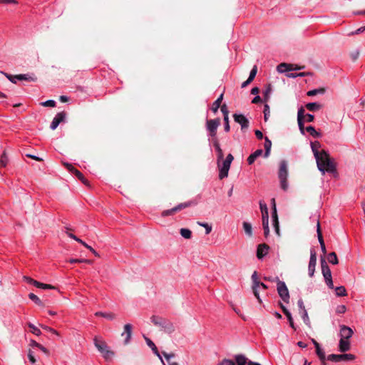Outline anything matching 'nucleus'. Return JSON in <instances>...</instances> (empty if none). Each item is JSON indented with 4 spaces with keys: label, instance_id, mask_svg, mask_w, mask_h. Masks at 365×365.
<instances>
[{
    "label": "nucleus",
    "instance_id": "f257e3e1",
    "mask_svg": "<svg viewBox=\"0 0 365 365\" xmlns=\"http://www.w3.org/2000/svg\"><path fill=\"white\" fill-rule=\"evenodd\" d=\"M318 169L324 174L325 172L334 173L336 172V166L330 158L328 153L324 150H321L318 156H315Z\"/></svg>",
    "mask_w": 365,
    "mask_h": 365
},
{
    "label": "nucleus",
    "instance_id": "f03ea898",
    "mask_svg": "<svg viewBox=\"0 0 365 365\" xmlns=\"http://www.w3.org/2000/svg\"><path fill=\"white\" fill-rule=\"evenodd\" d=\"M94 345L106 360H110L114 356V352L109 349L103 340L95 337Z\"/></svg>",
    "mask_w": 365,
    "mask_h": 365
},
{
    "label": "nucleus",
    "instance_id": "7ed1b4c3",
    "mask_svg": "<svg viewBox=\"0 0 365 365\" xmlns=\"http://www.w3.org/2000/svg\"><path fill=\"white\" fill-rule=\"evenodd\" d=\"M234 158L232 154H228L225 160H222V164L218 163L219 167V178L220 180L224 179L227 177L228 172L230 168V165L233 160Z\"/></svg>",
    "mask_w": 365,
    "mask_h": 365
},
{
    "label": "nucleus",
    "instance_id": "20e7f679",
    "mask_svg": "<svg viewBox=\"0 0 365 365\" xmlns=\"http://www.w3.org/2000/svg\"><path fill=\"white\" fill-rule=\"evenodd\" d=\"M275 281L277 282V292L281 299L286 303L289 302V294L285 283L276 277Z\"/></svg>",
    "mask_w": 365,
    "mask_h": 365
},
{
    "label": "nucleus",
    "instance_id": "39448f33",
    "mask_svg": "<svg viewBox=\"0 0 365 365\" xmlns=\"http://www.w3.org/2000/svg\"><path fill=\"white\" fill-rule=\"evenodd\" d=\"M355 356L352 354H329L327 356V359L329 361L333 362H339V361H354L355 359Z\"/></svg>",
    "mask_w": 365,
    "mask_h": 365
},
{
    "label": "nucleus",
    "instance_id": "423d86ee",
    "mask_svg": "<svg viewBox=\"0 0 365 365\" xmlns=\"http://www.w3.org/2000/svg\"><path fill=\"white\" fill-rule=\"evenodd\" d=\"M192 204L193 203L192 202L180 203V204L178 205L177 206L173 207L172 209L163 211L161 215L163 217L173 215L175 213H176L177 212H179V211L182 210V209H185L186 207L191 206Z\"/></svg>",
    "mask_w": 365,
    "mask_h": 365
},
{
    "label": "nucleus",
    "instance_id": "0eeeda50",
    "mask_svg": "<svg viewBox=\"0 0 365 365\" xmlns=\"http://www.w3.org/2000/svg\"><path fill=\"white\" fill-rule=\"evenodd\" d=\"M220 124L219 118L209 120L207 121V129L210 132V135L212 137H215L217 133V129Z\"/></svg>",
    "mask_w": 365,
    "mask_h": 365
},
{
    "label": "nucleus",
    "instance_id": "6e6552de",
    "mask_svg": "<svg viewBox=\"0 0 365 365\" xmlns=\"http://www.w3.org/2000/svg\"><path fill=\"white\" fill-rule=\"evenodd\" d=\"M234 120L241 125L242 130H247L249 127L248 119L242 114L235 113L233 115Z\"/></svg>",
    "mask_w": 365,
    "mask_h": 365
},
{
    "label": "nucleus",
    "instance_id": "1a4fd4ad",
    "mask_svg": "<svg viewBox=\"0 0 365 365\" xmlns=\"http://www.w3.org/2000/svg\"><path fill=\"white\" fill-rule=\"evenodd\" d=\"M66 116V113L64 111L58 113L56 115V116L53 118V119L51 123L50 128L53 130H56L57 128V127L58 126V125L61 122H63L65 120Z\"/></svg>",
    "mask_w": 365,
    "mask_h": 365
},
{
    "label": "nucleus",
    "instance_id": "9d476101",
    "mask_svg": "<svg viewBox=\"0 0 365 365\" xmlns=\"http://www.w3.org/2000/svg\"><path fill=\"white\" fill-rule=\"evenodd\" d=\"M252 280L253 293L255 297L257 299L258 302L261 303L262 300L258 292V287H259L260 282L259 281L257 272H254V273L252 274Z\"/></svg>",
    "mask_w": 365,
    "mask_h": 365
},
{
    "label": "nucleus",
    "instance_id": "9b49d317",
    "mask_svg": "<svg viewBox=\"0 0 365 365\" xmlns=\"http://www.w3.org/2000/svg\"><path fill=\"white\" fill-rule=\"evenodd\" d=\"M317 264V255L314 250L310 252V259L308 266V272L309 277H313L314 274L315 267Z\"/></svg>",
    "mask_w": 365,
    "mask_h": 365
},
{
    "label": "nucleus",
    "instance_id": "f8f14e48",
    "mask_svg": "<svg viewBox=\"0 0 365 365\" xmlns=\"http://www.w3.org/2000/svg\"><path fill=\"white\" fill-rule=\"evenodd\" d=\"M303 68H304V66L301 67V66H297V65H294V64L282 63L277 66V71L279 73H284L286 71L300 70Z\"/></svg>",
    "mask_w": 365,
    "mask_h": 365
},
{
    "label": "nucleus",
    "instance_id": "ddd939ff",
    "mask_svg": "<svg viewBox=\"0 0 365 365\" xmlns=\"http://www.w3.org/2000/svg\"><path fill=\"white\" fill-rule=\"evenodd\" d=\"M353 334L354 331L350 327L346 325L340 326L339 336L341 339L349 340L352 336Z\"/></svg>",
    "mask_w": 365,
    "mask_h": 365
},
{
    "label": "nucleus",
    "instance_id": "4468645a",
    "mask_svg": "<svg viewBox=\"0 0 365 365\" xmlns=\"http://www.w3.org/2000/svg\"><path fill=\"white\" fill-rule=\"evenodd\" d=\"M160 327H161L163 331L167 334H172L175 331L174 324L167 319L162 321Z\"/></svg>",
    "mask_w": 365,
    "mask_h": 365
},
{
    "label": "nucleus",
    "instance_id": "2eb2a0df",
    "mask_svg": "<svg viewBox=\"0 0 365 365\" xmlns=\"http://www.w3.org/2000/svg\"><path fill=\"white\" fill-rule=\"evenodd\" d=\"M272 224L274 228V231L277 235H280L279 234V220H278V216H277V207H273L272 212Z\"/></svg>",
    "mask_w": 365,
    "mask_h": 365
},
{
    "label": "nucleus",
    "instance_id": "dca6fc26",
    "mask_svg": "<svg viewBox=\"0 0 365 365\" xmlns=\"http://www.w3.org/2000/svg\"><path fill=\"white\" fill-rule=\"evenodd\" d=\"M259 207L262 212V222H265V224H267V222H269V212L267 205L264 202L260 201Z\"/></svg>",
    "mask_w": 365,
    "mask_h": 365
},
{
    "label": "nucleus",
    "instance_id": "f3484780",
    "mask_svg": "<svg viewBox=\"0 0 365 365\" xmlns=\"http://www.w3.org/2000/svg\"><path fill=\"white\" fill-rule=\"evenodd\" d=\"M269 246L266 244H260L257 247V257L258 259H262L264 257L267 253L269 250Z\"/></svg>",
    "mask_w": 365,
    "mask_h": 365
},
{
    "label": "nucleus",
    "instance_id": "a211bd4d",
    "mask_svg": "<svg viewBox=\"0 0 365 365\" xmlns=\"http://www.w3.org/2000/svg\"><path fill=\"white\" fill-rule=\"evenodd\" d=\"M288 175L287 172V164L285 161L280 163L279 170V178L287 179Z\"/></svg>",
    "mask_w": 365,
    "mask_h": 365
},
{
    "label": "nucleus",
    "instance_id": "6ab92c4d",
    "mask_svg": "<svg viewBox=\"0 0 365 365\" xmlns=\"http://www.w3.org/2000/svg\"><path fill=\"white\" fill-rule=\"evenodd\" d=\"M322 272L324 277V279H331V270L326 263L325 260H322Z\"/></svg>",
    "mask_w": 365,
    "mask_h": 365
},
{
    "label": "nucleus",
    "instance_id": "aec40b11",
    "mask_svg": "<svg viewBox=\"0 0 365 365\" xmlns=\"http://www.w3.org/2000/svg\"><path fill=\"white\" fill-rule=\"evenodd\" d=\"M351 349L350 341L347 339H340L339 343V349L341 352L344 353Z\"/></svg>",
    "mask_w": 365,
    "mask_h": 365
},
{
    "label": "nucleus",
    "instance_id": "412c9836",
    "mask_svg": "<svg viewBox=\"0 0 365 365\" xmlns=\"http://www.w3.org/2000/svg\"><path fill=\"white\" fill-rule=\"evenodd\" d=\"M213 145H214V147H215V150L217 152V163H220V162H221V160H223V158H224L223 151L221 149V148L220 146V144H219V142H218V140L217 139H215L214 140Z\"/></svg>",
    "mask_w": 365,
    "mask_h": 365
},
{
    "label": "nucleus",
    "instance_id": "4be33fe9",
    "mask_svg": "<svg viewBox=\"0 0 365 365\" xmlns=\"http://www.w3.org/2000/svg\"><path fill=\"white\" fill-rule=\"evenodd\" d=\"M126 334L125 343L128 344L132 334V325L130 324H126L124 326V331L122 333V336Z\"/></svg>",
    "mask_w": 365,
    "mask_h": 365
},
{
    "label": "nucleus",
    "instance_id": "5701e85b",
    "mask_svg": "<svg viewBox=\"0 0 365 365\" xmlns=\"http://www.w3.org/2000/svg\"><path fill=\"white\" fill-rule=\"evenodd\" d=\"M95 316L96 317H102L108 320L112 321L116 318V315L113 312H97L95 313Z\"/></svg>",
    "mask_w": 365,
    "mask_h": 365
},
{
    "label": "nucleus",
    "instance_id": "b1692460",
    "mask_svg": "<svg viewBox=\"0 0 365 365\" xmlns=\"http://www.w3.org/2000/svg\"><path fill=\"white\" fill-rule=\"evenodd\" d=\"M263 151L261 149H258L256 151H255L253 153H252L247 158V163L249 165H252L257 158L260 156L262 154Z\"/></svg>",
    "mask_w": 365,
    "mask_h": 365
},
{
    "label": "nucleus",
    "instance_id": "393cba45",
    "mask_svg": "<svg viewBox=\"0 0 365 365\" xmlns=\"http://www.w3.org/2000/svg\"><path fill=\"white\" fill-rule=\"evenodd\" d=\"M145 341H146V343L148 344V346L152 349V350L154 351V353L160 358V359L161 360L162 363L165 365L164 364V361L161 357V356L160 355L158 351V349L156 347V346L155 345V344L148 338L145 337Z\"/></svg>",
    "mask_w": 365,
    "mask_h": 365
},
{
    "label": "nucleus",
    "instance_id": "a878e982",
    "mask_svg": "<svg viewBox=\"0 0 365 365\" xmlns=\"http://www.w3.org/2000/svg\"><path fill=\"white\" fill-rule=\"evenodd\" d=\"M222 100H223V93H222L217 98V99L212 103L211 109L214 113H216L217 112L219 108L220 107Z\"/></svg>",
    "mask_w": 365,
    "mask_h": 365
},
{
    "label": "nucleus",
    "instance_id": "bb28decb",
    "mask_svg": "<svg viewBox=\"0 0 365 365\" xmlns=\"http://www.w3.org/2000/svg\"><path fill=\"white\" fill-rule=\"evenodd\" d=\"M316 348V353L319 358L320 361H322V365H326L325 359L326 356L324 351L321 349L320 345L315 347Z\"/></svg>",
    "mask_w": 365,
    "mask_h": 365
},
{
    "label": "nucleus",
    "instance_id": "cd10ccee",
    "mask_svg": "<svg viewBox=\"0 0 365 365\" xmlns=\"http://www.w3.org/2000/svg\"><path fill=\"white\" fill-rule=\"evenodd\" d=\"M306 108L309 111H317L321 109L322 106L318 103H308L305 106Z\"/></svg>",
    "mask_w": 365,
    "mask_h": 365
},
{
    "label": "nucleus",
    "instance_id": "c85d7f7f",
    "mask_svg": "<svg viewBox=\"0 0 365 365\" xmlns=\"http://www.w3.org/2000/svg\"><path fill=\"white\" fill-rule=\"evenodd\" d=\"M321 144L319 141H315L311 143L312 150L314 153V157L317 155L318 156V155L320 154L321 151L319 150Z\"/></svg>",
    "mask_w": 365,
    "mask_h": 365
},
{
    "label": "nucleus",
    "instance_id": "c756f323",
    "mask_svg": "<svg viewBox=\"0 0 365 365\" xmlns=\"http://www.w3.org/2000/svg\"><path fill=\"white\" fill-rule=\"evenodd\" d=\"M34 286H35L37 288H40V289H55V287H53L51 284L41 283L38 281H36V282H34Z\"/></svg>",
    "mask_w": 365,
    "mask_h": 365
},
{
    "label": "nucleus",
    "instance_id": "7c9ffc66",
    "mask_svg": "<svg viewBox=\"0 0 365 365\" xmlns=\"http://www.w3.org/2000/svg\"><path fill=\"white\" fill-rule=\"evenodd\" d=\"M264 149H265V157H267L269 155L271 147H272V142L271 140L265 137L264 138Z\"/></svg>",
    "mask_w": 365,
    "mask_h": 365
},
{
    "label": "nucleus",
    "instance_id": "2f4dec72",
    "mask_svg": "<svg viewBox=\"0 0 365 365\" xmlns=\"http://www.w3.org/2000/svg\"><path fill=\"white\" fill-rule=\"evenodd\" d=\"M15 78H17L19 81H34L36 80L35 78L30 76L28 74H19V75H15Z\"/></svg>",
    "mask_w": 365,
    "mask_h": 365
},
{
    "label": "nucleus",
    "instance_id": "473e14b6",
    "mask_svg": "<svg viewBox=\"0 0 365 365\" xmlns=\"http://www.w3.org/2000/svg\"><path fill=\"white\" fill-rule=\"evenodd\" d=\"M235 361L237 365H245L247 363V358L242 354L235 356Z\"/></svg>",
    "mask_w": 365,
    "mask_h": 365
},
{
    "label": "nucleus",
    "instance_id": "72a5a7b5",
    "mask_svg": "<svg viewBox=\"0 0 365 365\" xmlns=\"http://www.w3.org/2000/svg\"><path fill=\"white\" fill-rule=\"evenodd\" d=\"M243 229L245 230V232L248 236H252V227L250 223L244 222H243Z\"/></svg>",
    "mask_w": 365,
    "mask_h": 365
},
{
    "label": "nucleus",
    "instance_id": "f704fd0d",
    "mask_svg": "<svg viewBox=\"0 0 365 365\" xmlns=\"http://www.w3.org/2000/svg\"><path fill=\"white\" fill-rule=\"evenodd\" d=\"M180 233L181 236L185 239H190L192 237L191 231L187 228H181L180 230Z\"/></svg>",
    "mask_w": 365,
    "mask_h": 365
},
{
    "label": "nucleus",
    "instance_id": "c9c22d12",
    "mask_svg": "<svg viewBox=\"0 0 365 365\" xmlns=\"http://www.w3.org/2000/svg\"><path fill=\"white\" fill-rule=\"evenodd\" d=\"M317 232L319 244H324V240L321 232L319 220H317Z\"/></svg>",
    "mask_w": 365,
    "mask_h": 365
},
{
    "label": "nucleus",
    "instance_id": "e433bc0d",
    "mask_svg": "<svg viewBox=\"0 0 365 365\" xmlns=\"http://www.w3.org/2000/svg\"><path fill=\"white\" fill-rule=\"evenodd\" d=\"M75 175L86 185H89L88 181L84 178L83 175L78 170H75Z\"/></svg>",
    "mask_w": 365,
    "mask_h": 365
},
{
    "label": "nucleus",
    "instance_id": "4c0bfd02",
    "mask_svg": "<svg viewBox=\"0 0 365 365\" xmlns=\"http://www.w3.org/2000/svg\"><path fill=\"white\" fill-rule=\"evenodd\" d=\"M306 130L314 138L320 137V133H318L313 126H307L306 128Z\"/></svg>",
    "mask_w": 365,
    "mask_h": 365
},
{
    "label": "nucleus",
    "instance_id": "58836bf2",
    "mask_svg": "<svg viewBox=\"0 0 365 365\" xmlns=\"http://www.w3.org/2000/svg\"><path fill=\"white\" fill-rule=\"evenodd\" d=\"M327 258L329 263L333 264H338V259L335 252L329 253Z\"/></svg>",
    "mask_w": 365,
    "mask_h": 365
},
{
    "label": "nucleus",
    "instance_id": "ea45409f",
    "mask_svg": "<svg viewBox=\"0 0 365 365\" xmlns=\"http://www.w3.org/2000/svg\"><path fill=\"white\" fill-rule=\"evenodd\" d=\"M163 354L164 356V357L166 359L168 363V365H178V364L177 362H175V361H171V359L173 358L175 356V355L173 354H167L165 352H163Z\"/></svg>",
    "mask_w": 365,
    "mask_h": 365
},
{
    "label": "nucleus",
    "instance_id": "a19ab883",
    "mask_svg": "<svg viewBox=\"0 0 365 365\" xmlns=\"http://www.w3.org/2000/svg\"><path fill=\"white\" fill-rule=\"evenodd\" d=\"M325 92L324 88H318V89H314L309 91L307 93V95L309 96H313L317 94H323Z\"/></svg>",
    "mask_w": 365,
    "mask_h": 365
},
{
    "label": "nucleus",
    "instance_id": "79ce46f5",
    "mask_svg": "<svg viewBox=\"0 0 365 365\" xmlns=\"http://www.w3.org/2000/svg\"><path fill=\"white\" fill-rule=\"evenodd\" d=\"M335 290L336 294L339 297H344L346 295V290L343 286L336 287Z\"/></svg>",
    "mask_w": 365,
    "mask_h": 365
},
{
    "label": "nucleus",
    "instance_id": "37998d69",
    "mask_svg": "<svg viewBox=\"0 0 365 365\" xmlns=\"http://www.w3.org/2000/svg\"><path fill=\"white\" fill-rule=\"evenodd\" d=\"M29 297L31 300H32L34 302H35L36 304L39 306H43L42 301L34 293H30L29 294Z\"/></svg>",
    "mask_w": 365,
    "mask_h": 365
},
{
    "label": "nucleus",
    "instance_id": "c03bdc74",
    "mask_svg": "<svg viewBox=\"0 0 365 365\" xmlns=\"http://www.w3.org/2000/svg\"><path fill=\"white\" fill-rule=\"evenodd\" d=\"M28 326L31 329V331L36 336H40L41 334V330L38 327L34 326L33 324L29 323Z\"/></svg>",
    "mask_w": 365,
    "mask_h": 365
},
{
    "label": "nucleus",
    "instance_id": "a18cd8bd",
    "mask_svg": "<svg viewBox=\"0 0 365 365\" xmlns=\"http://www.w3.org/2000/svg\"><path fill=\"white\" fill-rule=\"evenodd\" d=\"M8 158L6 155L5 153H4L1 156V158H0V168H4L6 166L7 163H8Z\"/></svg>",
    "mask_w": 365,
    "mask_h": 365
},
{
    "label": "nucleus",
    "instance_id": "49530a36",
    "mask_svg": "<svg viewBox=\"0 0 365 365\" xmlns=\"http://www.w3.org/2000/svg\"><path fill=\"white\" fill-rule=\"evenodd\" d=\"M150 320L155 325L160 326L162 321H164L165 319L160 318L157 316H153L150 318Z\"/></svg>",
    "mask_w": 365,
    "mask_h": 365
},
{
    "label": "nucleus",
    "instance_id": "de8ad7c7",
    "mask_svg": "<svg viewBox=\"0 0 365 365\" xmlns=\"http://www.w3.org/2000/svg\"><path fill=\"white\" fill-rule=\"evenodd\" d=\"M263 113H264V120L267 121L270 115L269 106L267 104L264 105Z\"/></svg>",
    "mask_w": 365,
    "mask_h": 365
},
{
    "label": "nucleus",
    "instance_id": "09e8293b",
    "mask_svg": "<svg viewBox=\"0 0 365 365\" xmlns=\"http://www.w3.org/2000/svg\"><path fill=\"white\" fill-rule=\"evenodd\" d=\"M197 224L201 226V227H205V233L207 235L210 234L212 231V227L210 225H209L206 222H198Z\"/></svg>",
    "mask_w": 365,
    "mask_h": 365
},
{
    "label": "nucleus",
    "instance_id": "8fccbe9b",
    "mask_svg": "<svg viewBox=\"0 0 365 365\" xmlns=\"http://www.w3.org/2000/svg\"><path fill=\"white\" fill-rule=\"evenodd\" d=\"M41 105L44 107H55L56 102L53 100H48L46 101L41 103Z\"/></svg>",
    "mask_w": 365,
    "mask_h": 365
},
{
    "label": "nucleus",
    "instance_id": "3c124183",
    "mask_svg": "<svg viewBox=\"0 0 365 365\" xmlns=\"http://www.w3.org/2000/svg\"><path fill=\"white\" fill-rule=\"evenodd\" d=\"M308 73H287V76L289 77V78H296V77H298V76H307Z\"/></svg>",
    "mask_w": 365,
    "mask_h": 365
},
{
    "label": "nucleus",
    "instance_id": "603ef678",
    "mask_svg": "<svg viewBox=\"0 0 365 365\" xmlns=\"http://www.w3.org/2000/svg\"><path fill=\"white\" fill-rule=\"evenodd\" d=\"M304 109L301 107L299 110H298V113H297V120H304Z\"/></svg>",
    "mask_w": 365,
    "mask_h": 365
},
{
    "label": "nucleus",
    "instance_id": "864d4df0",
    "mask_svg": "<svg viewBox=\"0 0 365 365\" xmlns=\"http://www.w3.org/2000/svg\"><path fill=\"white\" fill-rule=\"evenodd\" d=\"M257 66H255L251 70L250 73V76L248 77V78L250 79V81H253V79L255 78V77L256 76V74H257Z\"/></svg>",
    "mask_w": 365,
    "mask_h": 365
},
{
    "label": "nucleus",
    "instance_id": "5fc2aeb1",
    "mask_svg": "<svg viewBox=\"0 0 365 365\" xmlns=\"http://www.w3.org/2000/svg\"><path fill=\"white\" fill-rule=\"evenodd\" d=\"M346 311V307L345 305H339L336 308V312L337 314H344Z\"/></svg>",
    "mask_w": 365,
    "mask_h": 365
},
{
    "label": "nucleus",
    "instance_id": "6e6d98bb",
    "mask_svg": "<svg viewBox=\"0 0 365 365\" xmlns=\"http://www.w3.org/2000/svg\"><path fill=\"white\" fill-rule=\"evenodd\" d=\"M302 319L304 320V322L306 324L309 325V324H310L309 319V317H308L307 312V310L305 309H304V312H303V314H302Z\"/></svg>",
    "mask_w": 365,
    "mask_h": 365
},
{
    "label": "nucleus",
    "instance_id": "4d7b16f0",
    "mask_svg": "<svg viewBox=\"0 0 365 365\" xmlns=\"http://www.w3.org/2000/svg\"><path fill=\"white\" fill-rule=\"evenodd\" d=\"M262 226L264 229V235L267 237L269 233V222H267V224H265V222H262Z\"/></svg>",
    "mask_w": 365,
    "mask_h": 365
},
{
    "label": "nucleus",
    "instance_id": "13d9d810",
    "mask_svg": "<svg viewBox=\"0 0 365 365\" xmlns=\"http://www.w3.org/2000/svg\"><path fill=\"white\" fill-rule=\"evenodd\" d=\"M28 358L30 361V362L32 364H34L36 362V360L34 357V353L33 351H31V350L29 351V353H28Z\"/></svg>",
    "mask_w": 365,
    "mask_h": 365
},
{
    "label": "nucleus",
    "instance_id": "bf43d9fd",
    "mask_svg": "<svg viewBox=\"0 0 365 365\" xmlns=\"http://www.w3.org/2000/svg\"><path fill=\"white\" fill-rule=\"evenodd\" d=\"M286 317H287V319H288V321H289V325H290V327H291L292 329H294L295 330V329H296V328H295V327H294V322H293V319H292V317L291 313H290V312H289V313H287V314H286Z\"/></svg>",
    "mask_w": 365,
    "mask_h": 365
},
{
    "label": "nucleus",
    "instance_id": "052dcab7",
    "mask_svg": "<svg viewBox=\"0 0 365 365\" xmlns=\"http://www.w3.org/2000/svg\"><path fill=\"white\" fill-rule=\"evenodd\" d=\"M271 88L268 87L264 92V98L265 101H267L269 98L270 93H271Z\"/></svg>",
    "mask_w": 365,
    "mask_h": 365
},
{
    "label": "nucleus",
    "instance_id": "680f3d73",
    "mask_svg": "<svg viewBox=\"0 0 365 365\" xmlns=\"http://www.w3.org/2000/svg\"><path fill=\"white\" fill-rule=\"evenodd\" d=\"M224 121H225V130L226 132H229L230 129V124H229V116H225Z\"/></svg>",
    "mask_w": 365,
    "mask_h": 365
},
{
    "label": "nucleus",
    "instance_id": "e2e57ef3",
    "mask_svg": "<svg viewBox=\"0 0 365 365\" xmlns=\"http://www.w3.org/2000/svg\"><path fill=\"white\" fill-rule=\"evenodd\" d=\"M219 365H235V362L230 359H224Z\"/></svg>",
    "mask_w": 365,
    "mask_h": 365
},
{
    "label": "nucleus",
    "instance_id": "0e129e2a",
    "mask_svg": "<svg viewBox=\"0 0 365 365\" xmlns=\"http://www.w3.org/2000/svg\"><path fill=\"white\" fill-rule=\"evenodd\" d=\"M6 77L12 83H16L17 81H19L17 78H15V76H12L10 74L4 73Z\"/></svg>",
    "mask_w": 365,
    "mask_h": 365
},
{
    "label": "nucleus",
    "instance_id": "69168bd1",
    "mask_svg": "<svg viewBox=\"0 0 365 365\" xmlns=\"http://www.w3.org/2000/svg\"><path fill=\"white\" fill-rule=\"evenodd\" d=\"M299 128L302 134H304V120H297Z\"/></svg>",
    "mask_w": 365,
    "mask_h": 365
},
{
    "label": "nucleus",
    "instance_id": "338daca9",
    "mask_svg": "<svg viewBox=\"0 0 365 365\" xmlns=\"http://www.w3.org/2000/svg\"><path fill=\"white\" fill-rule=\"evenodd\" d=\"M221 111L223 113L224 117L228 116L229 111H228L227 107L225 104H224L221 106Z\"/></svg>",
    "mask_w": 365,
    "mask_h": 365
},
{
    "label": "nucleus",
    "instance_id": "774afa93",
    "mask_svg": "<svg viewBox=\"0 0 365 365\" xmlns=\"http://www.w3.org/2000/svg\"><path fill=\"white\" fill-rule=\"evenodd\" d=\"M64 165L65 167L69 170L71 171V173H75V170H76L71 164L70 163H64Z\"/></svg>",
    "mask_w": 365,
    "mask_h": 365
}]
</instances>
